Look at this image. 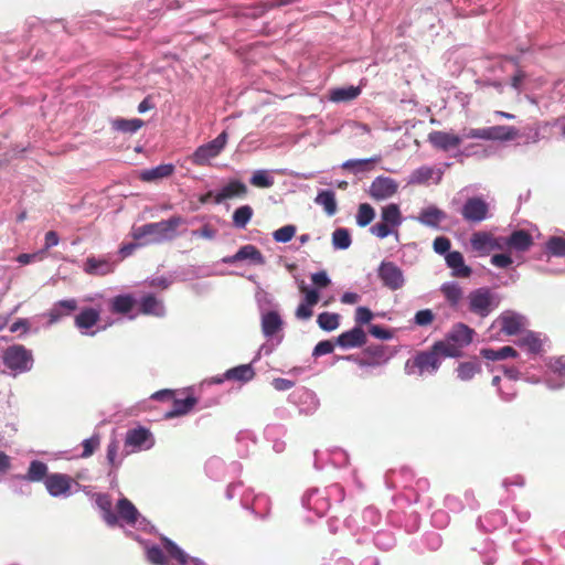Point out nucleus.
I'll return each instance as SVG.
<instances>
[{"label":"nucleus","mask_w":565,"mask_h":565,"mask_svg":"<svg viewBox=\"0 0 565 565\" xmlns=\"http://www.w3.org/2000/svg\"><path fill=\"white\" fill-rule=\"evenodd\" d=\"M253 216V209L249 205H242L233 213V224L236 228H245Z\"/></svg>","instance_id":"8fccbe9b"},{"label":"nucleus","mask_w":565,"mask_h":565,"mask_svg":"<svg viewBox=\"0 0 565 565\" xmlns=\"http://www.w3.org/2000/svg\"><path fill=\"white\" fill-rule=\"evenodd\" d=\"M99 316L100 313L97 309L85 308L75 317L74 322L82 334L94 335L96 331L92 329L98 322Z\"/></svg>","instance_id":"5701e85b"},{"label":"nucleus","mask_w":565,"mask_h":565,"mask_svg":"<svg viewBox=\"0 0 565 565\" xmlns=\"http://www.w3.org/2000/svg\"><path fill=\"white\" fill-rule=\"evenodd\" d=\"M470 245L472 250L480 256L489 255L492 252V233L486 231L475 232L470 237Z\"/></svg>","instance_id":"7c9ffc66"},{"label":"nucleus","mask_w":565,"mask_h":565,"mask_svg":"<svg viewBox=\"0 0 565 565\" xmlns=\"http://www.w3.org/2000/svg\"><path fill=\"white\" fill-rule=\"evenodd\" d=\"M288 401L303 415H312L320 405L317 394L307 387L295 390L289 394Z\"/></svg>","instance_id":"ddd939ff"},{"label":"nucleus","mask_w":565,"mask_h":565,"mask_svg":"<svg viewBox=\"0 0 565 565\" xmlns=\"http://www.w3.org/2000/svg\"><path fill=\"white\" fill-rule=\"evenodd\" d=\"M518 130L512 126H490L482 128H463L458 135L445 131H433L429 134L428 138L435 148L449 151L457 148L467 139L509 141L515 139Z\"/></svg>","instance_id":"f257e3e1"},{"label":"nucleus","mask_w":565,"mask_h":565,"mask_svg":"<svg viewBox=\"0 0 565 565\" xmlns=\"http://www.w3.org/2000/svg\"><path fill=\"white\" fill-rule=\"evenodd\" d=\"M480 354L489 361H500L516 355V351L512 347H502L500 349H482Z\"/></svg>","instance_id":"49530a36"},{"label":"nucleus","mask_w":565,"mask_h":565,"mask_svg":"<svg viewBox=\"0 0 565 565\" xmlns=\"http://www.w3.org/2000/svg\"><path fill=\"white\" fill-rule=\"evenodd\" d=\"M377 158H369V159H350L344 161L341 164V168L348 170L354 174L365 172L371 170V167L374 162H376Z\"/></svg>","instance_id":"a18cd8bd"},{"label":"nucleus","mask_w":565,"mask_h":565,"mask_svg":"<svg viewBox=\"0 0 565 565\" xmlns=\"http://www.w3.org/2000/svg\"><path fill=\"white\" fill-rule=\"evenodd\" d=\"M446 217L447 215L443 210L435 205H429L419 212L416 220L427 227L439 228L440 223L444 222Z\"/></svg>","instance_id":"bb28decb"},{"label":"nucleus","mask_w":565,"mask_h":565,"mask_svg":"<svg viewBox=\"0 0 565 565\" xmlns=\"http://www.w3.org/2000/svg\"><path fill=\"white\" fill-rule=\"evenodd\" d=\"M260 326L263 335L268 341H276V344L281 343L284 339V334L281 332L284 321L277 311H263L260 317Z\"/></svg>","instance_id":"4468645a"},{"label":"nucleus","mask_w":565,"mask_h":565,"mask_svg":"<svg viewBox=\"0 0 565 565\" xmlns=\"http://www.w3.org/2000/svg\"><path fill=\"white\" fill-rule=\"evenodd\" d=\"M434 312L430 309H423L415 313L414 323L419 327H426L434 321Z\"/></svg>","instance_id":"680f3d73"},{"label":"nucleus","mask_w":565,"mask_h":565,"mask_svg":"<svg viewBox=\"0 0 565 565\" xmlns=\"http://www.w3.org/2000/svg\"><path fill=\"white\" fill-rule=\"evenodd\" d=\"M373 312L367 307H358L355 309V323L361 327L362 324L369 323L373 319Z\"/></svg>","instance_id":"0e129e2a"},{"label":"nucleus","mask_w":565,"mask_h":565,"mask_svg":"<svg viewBox=\"0 0 565 565\" xmlns=\"http://www.w3.org/2000/svg\"><path fill=\"white\" fill-rule=\"evenodd\" d=\"M242 260H249L254 265H264L265 257L259 249L254 245L242 246L234 255L223 258L225 264H235Z\"/></svg>","instance_id":"4be33fe9"},{"label":"nucleus","mask_w":565,"mask_h":565,"mask_svg":"<svg viewBox=\"0 0 565 565\" xmlns=\"http://www.w3.org/2000/svg\"><path fill=\"white\" fill-rule=\"evenodd\" d=\"M217 231L213 228L210 224L203 225L200 230H194L191 232L193 237H201L204 239L212 241L216 237Z\"/></svg>","instance_id":"774afa93"},{"label":"nucleus","mask_w":565,"mask_h":565,"mask_svg":"<svg viewBox=\"0 0 565 565\" xmlns=\"http://www.w3.org/2000/svg\"><path fill=\"white\" fill-rule=\"evenodd\" d=\"M163 548L156 544H145L148 562L153 565H206L198 557H191L170 539L162 536Z\"/></svg>","instance_id":"f03ea898"},{"label":"nucleus","mask_w":565,"mask_h":565,"mask_svg":"<svg viewBox=\"0 0 565 565\" xmlns=\"http://www.w3.org/2000/svg\"><path fill=\"white\" fill-rule=\"evenodd\" d=\"M361 94L359 86L337 87L329 92V99L333 103H345L358 98Z\"/></svg>","instance_id":"e433bc0d"},{"label":"nucleus","mask_w":565,"mask_h":565,"mask_svg":"<svg viewBox=\"0 0 565 565\" xmlns=\"http://www.w3.org/2000/svg\"><path fill=\"white\" fill-rule=\"evenodd\" d=\"M501 331L509 335H515L521 333L525 326V318L513 311H505L501 313L498 319Z\"/></svg>","instance_id":"b1692460"},{"label":"nucleus","mask_w":565,"mask_h":565,"mask_svg":"<svg viewBox=\"0 0 565 565\" xmlns=\"http://www.w3.org/2000/svg\"><path fill=\"white\" fill-rule=\"evenodd\" d=\"M76 309V299H64L55 302L45 313V316L49 318L47 326L58 323L64 318L70 317Z\"/></svg>","instance_id":"412c9836"},{"label":"nucleus","mask_w":565,"mask_h":565,"mask_svg":"<svg viewBox=\"0 0 565 565\" xmlns=\"http://www.w3.org/2000/svg\"><path fill=\"white\" fill-rule=\"evenodd\" d=\"M374 543L379 548L387 551L394 546L395 539L391 532L381 531L375 534Z\"/></svg>","instance_id":"052dcab7"},{"label":"nucleus","mask_w":565,"mask_h":565,"mask_svg":"<svg viewBox=\"0 0 565 565\" xmlns=\"http://www.w3.org/2000/svg\"><path fill=\"white\" fill-rule=\"evenodd\" d=\"M459 212L462 218L470 224H480L491 217L490 204L478 195L468 198Z\"/></svg>","instance_id":"6e6552de"},{"label":"nucleus","mask_w":565,"mask_h":565,"mask_svg":"<svg viewBox=\"0 0 565 565\" xmlns=\"http://www.w3.org/2000/svg\"><path fill=\"white\" fill-rule=\"evenodd\" d=\"M443 343L435 342L429 350L417 352L405 363V373L407 375L425 376L434 375L439 370L444 355Z\"/></svg>","instance_id":"20e7f679"},{"label":"nucleus","mask_w":565,"mask_h":565,"mask_svg":"<svg viewBox=\"0 0 565 565\" xmlns=\"http://www.w3.org/2000/svg\"><path fill=\"white\" fill-rule=\"evenodd\" d=\"M377 277L390 290H398L405 285V276L401 267L390 260H382L377 267Z\"/></svg>","instance_id":"9b49d317"},{"label":"nucleus","mask_w":565,"mask_h":565,"mask_svg":"<svg viewBox=\"0 0 565 565\" xmlns=\"http://www.w3.org/2000/svg\"><path fill=\"white\" fill-rule=\"evenodd\" d=\"M334 350V343L330 340H323L317 343L313 348L312 356L319 358L326 354L332 353Z\"/></svg>","instance_id":"69168bd1"},{"label":"nucleus","mask_w":565,"mask_h":565,"mask_svg":"<svg viewBox=\"0 0 565 565\" xmlns=\"http://www.w3.org/2000/svg\"><path fill=\"white\" fill-rule=\"evenodd\" d=\"M481 372V363L478 360L460 362L456 369L457 377L462 382L471 381Z\"/></svg>","instance_id":"58836bf2"},{"label":"nucleus","mask_w":565,"mask_h":565,"mask_svg":"<svg viewBox=\"0 0 565 565\" xmlns=\"http://www.w3.org/2000/svg\"><path fill=\"white\" fill-rule=\"evenodd\" d=\"M113 129L124 132V134H135L137 132L142 126L143 120L139 118H132V119H125V118H117L111 121Z\"/></svg>","instance_id":"79ce46f5"},{"label":"nucleus","mask_w":565,"mask_h":565,"mask_svg":"<svg viewBox=\"0 0 565 565\" xmlns=\"http://www.w3.org/2000/svg\"><path fill=\"white\" fill-rule=\"evenodd\" d=\"M136 299L131 295H118L110 300L109 308L114 313H128L135 306Z\"/></svg>","instance_id":"a19ab883"},{"label":"nucleus","mask_w":565,"mask_h":565,"mask_svg":"<svg viewBox=\"0 0 565 565\" xmlns=\"http://www.w3.org/2000/svg\"><path fill=\"white\" fill-rule=\"evenodd\" d=\"M518 345L526 348L530 353H537L542 348L541 339L533 332H525L516 341Z\"/></svg>","instance_id":"09e8293b"},{"label":"nucleus","mask_w":565,"mask_h":565,"mask_svg":"<svg viewBox=\"0 0 565 565\" xmlns=\"http://www.w3.org/2000/svg\"><path fill=\"white\" fill-rule=\"evenodd\" d=\"M49 467L45 462L40 460H32L29 465L28 471L24 475H14L11 477L12 488L14 492L23 493V490H18V482H44L47 475Z\"/></svg>","instance_id":"dca6fc26"},{"label":"nucleus","mask_w":565,"mask_h":565,"mask_svg":"<svg viewBox=\"0 0 565 565\" xmlns=\"http://www.w3.org/2000/svg\"><path fill=\"white\" fill-rule=\"evenodd\" d=\"M330 499L326 491L312 489L308 491L302 498V505L313 511L317 515L322 516L330 508Z\"/></svg>","instance_id":"aec40b11"},{"label":"nucleus","mask_w":565,"mask_h":565,"mask_svg":"<svg viewBox=\"0 0 565 565\" xmlns=\"http://www.w3.org/2000/svg\"><path fill=\"white\" fill-rule=\"evenodd\" d=\"M174 169L175 168L172 163L159 164L157 167L142 170L140 172V179L145 182H154L170 177L174 172Z\"/></svg>","instance_id":"f704fd0d"},{"label":"nucleus","mask_w":565,"mask_h":565,"mask_svg":"<svg viewBox=\"0 0 565 565\" xmlns=\"http://www.w3.org/2000/svg\"><path fill=\"white\" fill-rule=\"evenodd\" d=\"M250 184L256 188H263L267 189L274 185V177L271 175V172L268 170L259 169L254 171L252 178H250Z\"/></svg>","instance_id":"603ef678"},{"label":"nucleus","mask_w":565,"mask_h":565,"mask_svg":"<svg viewBox=\"0 0 565 565\" xmlns=\"http://www.w3.org/2000/svg\"><path fill=\"white\" fill-rule=\"evenodd\" d=\"M548 367L553 375L557 377V380L553 377L546 379V385L551 390H558L565 386V356L555 358L550 361Z\"/></svg>","instance_id":"cd10ccee"},{"label":"nucleus","mask_w":565,"mask_h":565,"mask_svg":"<svg viewBox=\"0 0 565 565\" xmlns=\"http://www.w3.org/2000/svg\"><path fill=\"white\" fill-rule=\"evenodd\" d=\"M241 503L244 509L250 510L257 518L264 520L270 512V499L265 494H253L247 490L241 498Z\"/></svg>","instance_id":"f3484780"},{"label":"nucleus","mask_w":565,"mask_h":565,"mask_svg":"<svg viewBox=\"0 0 565 565\" xmlns=\"http://www.w3.org/2000/svg\"><path fill=\"white\" fill-rule=\"evenodd\" d=\"M499 303L498 295L486 287L475 289L468 295L469 310L481 318L488 317Z\"/></svg>","instance_id":"0eeeda50"},{"label":"nucleus","mask_w":565,"mask_h":565,"mask_svg":"<svg viewBox=\"0 0 565 565\" xmlns=\"http://www.w3.org/2000/svg\"><path fill=\"white\" fill-rule=\"evenodd\" d=\"M317 323L320 329L327 332H331L340 326V315L334 312H321L318 315Z\"/></svg>","instance_id":"de8ad7c7"},{"label":"nucleus","mask_w":565,"mask_h":565,"mask_svg":"<svg viewBox=\"0 0 565 565\" xmlns=\"http://www.w3.org/2000/svg\"><path fill=\"white\" fill-rule=\"evenodd\" d=\"M381 217L383 222L393 227H398L403 222L399 207L395 203H391L382 207Z\"/></svg>","instance_id":"37998d69"},{"label":"nucleus","mask_w":565,"mask_h":565,"mask_svg":"<svg viewBox=\"0 0 565 565\" xmlns=\"http://www.w3.org/2000/svg\"><path fill=\"white\" fill-rule=\"evenodd\" d=\"M1 359L2 363L12 376L31 371L34 363L32 351L22 344H12L8 347L3 350Z\"/></svg>","instance_id":"39448f33"},{"label":"nucleus","mask_w":565,"mask_h":565,"mask_svg":"<svg viewBox=\"0 0 565 565\" xmlns=\"http://www.w3.org/2000/svg\"><path fill=\"white\" fill-rule=\"evenodd\" d=\"M362 520V531H370L372 526H376L379 524L381 515L375 508L369 507L363 510Z\"/></svg>","instance_id":"4d7b16f0"},{"label":"nucleus","mask_w":565,"mask_h":565,"mask_svg":"<svg viewBox=\"0 0 565 565\" xmlns=\"http://www.w3.org/2000/svg\"><path fill=\"white\" fill-rule=\"evenodd\" d=\"M186 221L180 215H173L168 220L148 223L134 230V238L141 241L142 245L159 244L174 239L178 234V227L185 224Z\"/></svg>","instance_id":"7ed1b4c3"},{"label":"nucleus","mask_w":565,"mask_h":565,"mask_svg":"<svg viewBox=\"0 0 565 565\" xmlns=\"http://www.w3.org/2000/svg\"><path fill=\"white\" fill-rule=\"evenodd\" d=\"M297 227L292 224L285 225L273 233V238L277 243H288L295 236Z\"/></svg>","instance_id":"bf43d9fd"},{"label":"nucleus","mask_w":565,"mask_h":565,"mask_svg":"<svg viewBox=\"0 0 565 565\" xmlns=\"http://www.w3.org/2000/svg\"><path fill=\"white\" fill-rule=\"evenodd\" d=\"M117 518L120 526L125 524L134 526L138 530L148 531L150 527L149 522L139 513L137 508L126 498L118 500L116 504Z\"/></svg>","instance_id":"1a4fd4ad"},{"label":"nucleus","mask_w":565,"mask_h":565,"mask_svg":"<svg viewBox=\"0 0 565 565\" xmlns=\"http://www.w3.org/2000/svg\"><path fill=\"white\" fill-rule=\"evenodd\" d=\"M441 175L443 173L440 170H436L428 166H422L411 173L408 178V183L424 184L427 183L429 180H434L435 183H439L441 180Z\"/></svg>","instance_id":"c756f323"},{"label":"nucleus","mask_w":565,"mask_h":565,"mask_svg":"<svg viewBox=\"0 0 565 565\" xmlns=\"http://www.w3.org/2000/svg\"><path fill=\"white\" fill-rule=\"evenodd\" d=\"M440 291L449 302V305L454 308L458 307L460 301L463 298L462 288L459 286L457 281L445 282L440 287Z\"/></svg>","instance_id":"ea45409f"},{"label":"nucleus","mask_w":565,"mask_h":565,"mask_svg":"<svg viewBox=\"0 0 565 565\" xmlns=\"http://www.w3.org/2000/svg\"><path fill=\"white\" fill-rule=\"evenodd\" d=\"M227 142L226 131L221 132L215 139L200 146L192 156V162L196 166H204L211 159L217 157Z\"/></svg>","instance_id":"f8f14e48"},{"label":"nucleus","mask_w":565,"mask_h":565,"mask_svg":"<svg viewBox=\"0 0 565 565\" xmlns=\"http://www.w3.org/2000/svg\"><path fill=\"white\" fill-rule=\"evenodd\" d=\"M154 446L153 434L146 427L138 426L128 429L125 437V448L128 452L149 450Z\"/></svg>","instance_id":"9d476101"},{"label":"nucleus","mask_w":565,"mask_h":565,"mask_svg":"<svg viewBox=\"0 0 565 565\" xmlns=\"http://www.w3.org/2000/svg\"><path fill=\"white\" fill-rule=\"evenodd\" d=\"M509 250L525 252L532 244V236L524 230H515L508 236Z\"/></svg>","instance_id":"72a5a7b5"},{"label":"nucleus","mask_w":565,"mask_h":565,"mask_svg":"<svg viewBox=\"0 0 565 565\" xmlns=\"http://www.w3.org/2000/svg\"><path fill=\"white\" fill-rule=\"evenodd\" d=\"M94 500L96 507L102 512V518L109 526H115L118 523V518L116 513L113 512V502L108 494L106 493H96L94 494Z\"/></svg>","instance_id":"c85d7f7f"},{"label":"nucleus","mask_w":565,"mask_h":565,"mask_svg":"<svg viewBox=\"0 0 565 565\" xmlns=\"http://www.w3.org/2000/svg\"><path fill=\"white\" fill-rule=\"evenodd\" d=\"M332 245L334 249H348L351 245V236L347 228L339 227L332 233Z\"/></svg>","instance_id":"5fc2aeb1"},{"label":"nucleus","mask_w":565,"mask_h":565,"mask_svg":"<svg viewBox=\"0 0 565 565\" xmlns=\"http://www.w3.org/2000/svg\"><path fill=\"white\" fill-rule=\"evenodd\" d=\"M473 334V329L465 323L458 322L452 326L446 334L445 340L437 341V343H443L445 345L443 349L445 356L458 358L461 354V350L472 342Z\"/></svg>","instance_id":"423d86ee"},{"label":"nucleus","mask_w":565,"mask_h":565,"mask_svg":"<svg viewBox=\"0 0 565 565\" xmlns=\"http://www.w3.org/2000/svg\"><path fill=\"white\" fill-rule=\"evenodd\" d=\"M315 203L320 205L328 216H333L338 211L335 193L332 190L319 191Z\"/></svg>","instance_id":"4c0bfd02"},{"label":"nucleus","mask_w":565,"mask_h":565,"mask_svg":"<svg viewBox=\"0 0 565 565\" xmlns=\"http://www.w3.org/2000/svg\"><path fill=\"white\" fill-rule=\"evenodd\" d=\"M398 183L388 177H376L369 189V194L376 201L387 200L396 194Z\"/></svg>","instance_id":"a211bd4d"},{"label":"nucleus","mask_w":565,"mask_h":565,"mask_svg":"<svg viewBox=\"0 0 565 565\" xmlns=\"http://www.w3.org/2000/svg\"><path fill=\"white\" fill-rule=\"evenodd\" d=\"M254 376H255V371L252 366V363L241 364L238 366L228 369L224 373V377L227 381H236V382H241V383L249 382L254 379Z\"/></svg>","instance_id":"c9c22d12"},{"label":"nucleus","mask_w":565,"mask_h":565,"mask_svg":"<svg viewBox=\"0 0 565 565\" xmlns=\"http://www.w3.org/2000/svg\"><path fill=\"white\" fill-rule=\"evenodd\" d=\"M375 217V211L369 203H362L359 206L356 213V224L360 227H365L369 225Z\"/></svg>","instance_id":"6e6d98bb"},{"label":"nucleus","mask_w":565,"mask_h":565,"mask_svg":"<svg viewBox=\"0 0 565 565\" xmlns=\"http://www.w3.org/2000/svg\"><path fill=\"white\" fill-rule=\"evenodd\" d=\"M365 343H366V333L359 326H355L351 330L342 332L337 338V344L342 349L361 348Z\"/></svg>","instance_id":"393cba45"},{"label":"nucleus","mask_w":565,"mask_h":565,"mask_svg":"<svg viewBox=\"0 0 565 565\" xmlns=\"http://www.w3.org/2000/svg\"><path fill=\"white\" fill-rule=\"evenodd\" d=\"M116 263L109 256H88L83 270L90 276H106L115 270Z\"/></svg>","instance_id":"6ab92c4d"},{"label":"nucleus","mask_w":565,"mask_h":565,"mask_svg":"<svg viewBox=\"0 0 565 565\" xmlns=\"http://www.w3.org/2000/svg\"><path fill=\"white\" fill-rule=\"evenodd\" d=\"M451 243L448 237L445 236H438L434 239L433 248L435 253L439 255H447L449 253Z\"/></svg>","instance_id":"338daca9"},{"label":"nucleus","mask_w":565,"mask_h":565,"mask_svg":"<svg viewBox=\"0 0 565 565\" xmlns=\"http://www.w3.org/2000/svg\"><path fill=\"white\" fill-rule=\"evenodd\" d=\"M82 445L84 450L81 457L88 458L94 454L96 448L99 446V437L97 435H94L90 438L84 439Z\"/></svg>","instance_id":"e2e57ef3"},{"label":"nucleus","mask_w":565,"mask_h":565,"mask_svg":"<svg viewBox=\"0 0 565 565\" xmlns=\"http://www.w3.org/2000/svg\"><path fill=\"white\" fill-rule=\"evenodd\" d=\"M447 266L452 270L455 277H468L471 274V268L465 264L463 256L460 252H449L446 257Z\"/></svg>","instance_id":"2f4dec72"},{"label":"nucleus","mask_w":565,"mask_h":565,"mask_svg":"<svg viewBox=\"0 0 565 565\" xmlns=\"http://www.w3.org/2000/svg\"><path fill=\"white\" fill-rule=\"evenodd\" d=\"M285 428L281 425H268L265 428V436L267 439L273 440V449L276 452H282L285 449V443L278 439H275L277 435L284 434Z\"/></svg>","instance_id":"864d4df0"},{"label":"nucleus","mask_w":565,"mask_h":565,"mask_svg":"<svg viewBox=\"0 0 565 565\" xmlns=\"http://www.w3.org/2000/svg\"><path fill=\"white\" fill-rule=\"evenodd\" d=\"M546 250L557 257L565 256V238L559 236H552L545 244Z\"/></svg>","instance_id":"13d9d810"},{"label":"nucleus","mask_w":565,"mask_h":565,"mask_svg":"<svg viewBox=\"0 0 565 565\" xmlns=\"http://www.w3.org/2000/svg\"><path fill=\"white\" fill-rule=\"evenodd\" d=\"M196 404V398L188 396L185 398H178L173 401L171 411L167 414L168 417H177L188 414Z\"/></svg>","instance_id":"c03bdc74"},{"label":"nucleus","mask_w":565,"mask_h":565,"mask_svg":"<svg viewBox=\"0 0 565 565\" xmlns=\"http://www.w3.org/2000/svg\"><path fill=\"white\" fill-rule=\"evenodd\" d=\"M246 194L247 186L238 180H232L214 194V201L216 204H220L225 200L244 198Z\"/></svg>","instance_id":"a878e982"},{"label":"nucleus","mask_w":565,"mask_h":565,"mask_svg":"<svg viewBox=\"0 0 565 565\" xmlns=\"http://www.w3.org/2000/svg\"><path fill=\"white\" fill-rule=\"evenodd\" d=\"M139 307L143 315H151L154 317H163L166 315L163 301L151 294L141 297Z\"/></svg>","instance_id":"473e14b6"},{"label":"nucleus","mask_w":565,"mask_h":565,"mask_svg":"<svg viewBox=\"0 0 565 565\" xmlns=\"http://www.w3.org/2000/svg\"><path fill=\"white\" fill-rule=\"evenodd\" d=\"M74 480L65 473H50L45 480L44 486L51 497L54 498H68L72 495V484Z\"/></svg>","instance_id":"2eb2a0df"},{"label":"nucleus","mask_w":565,"mask_h":565,"mask_svg":"<svg viewBox=\"0 0 565 565\" xmlns=\"http://www.w3.org/2000/svg\"><path fill=\"white\" fill-rule=\"evenodd\" d=\"M205 471L211 479H220L225 473V463L220 457H211L205 463Z\"/></svg>","instance_id":"3c124183"}]
</instances>
